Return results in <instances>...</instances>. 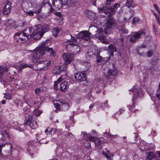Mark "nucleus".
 Instances as JSON below:
<instances>
[{"instance_id":"obj_1","label":"nucleus","mask_w":160,"mask_h":160,"mask_svg":"<svg viewBox=\"0 0 160 160\" xmlns=\"http://www.w3.org/2000/svg\"><path fill=\"white\" fill-rule=\"evenodd\" d=\"M48 41L46 40L42 42L40 46L34 50L32 58V61L34 63H37L40 60H42V58L45 54V51L49 53L50 56H55L56 53L52 48L48 47V46L47 43Z\"/></svg>"},{"instance_id":"obj_2","label":"nucleus","mask_w":160,"mask_h":160,"mask_svg":"<svg viewBox=\"0 0 160 160\" xmlns=\"http://www.w3.org/2000/svg\"><path fill=\"white\" fill-rule=\"evenodd\" d=\"M50 29L49 25L40 26L36 31H34L32 28L28 27L21 32L28 39L30 38L32 36L35 39H38L40 38L45 32L48 31Z\"/></svg>"},{"instance_id":"obj_3","label":"nucleus","mask_w":160,"mask_h":160,"mask_svg":"<svg viewBox=\"0 0 160 160\" xmlns=\"http://www.w3.org/2000/svg\"><path fill=\"white\" fill-rule=\"evenodd\" d=\"M67 77L66 75H62L55 82L54 85L55 89L56 90L58 89V85L59 86V89L61 91H65L68 88V82L65 80Z\"/></svg>"},{"instance_id":"obj_4","label":"nucleus","mask_w":160,"mask_h":160,"mask_svg":"<svg viewBox=\"0 0 160 160\" xmlns=\"http://www.w3.org/2000/svg\"><path fill=\"white\" fill-rule=\"evenodd\" d=\"M12 145L11 143H7L0 145V154L5 157H11Z\"/></svg>"},{"instance_id":"obj_5","label":"nucleus","mask_w":160,"mask_h":160,"mask_svg":"<svg viewBox=\"0 0 160 160\" xmlns=\"http://www.w3.org/2000/svg\"><path fill=\"white\" fill-rule=\"evenodd\" d=\"M59 101L61 103L60 105L57 102H53L54 106L57 109L60 111H66L70 108L69 104L65 100H60Z\"/></svg>"},{"instance_id":"obj_6","label":"nucleus","mask_w":160,"mask_h":160,"mask_svg":"<svg viewBox=\"0 0 160 160\" xmlns=\"http://www.w3.org/2000/svg\"><path fill=\"white\" fill-rule=\"evenodd\" d=\"M115 20L113 18H109L106 23V27L104 30V32L106 34L110 33L112 31V27L115 25Z\"/></svg>"},{"instance_id":"obj_7","label":"nucleus","mask_w":160,"mask_h":160,"mask_svg":"<svg viewBox=\"0 0 160 160\" xmlns=\"http://www.w3.org/2000/svg\"><path fill=\"white\" fill-rule=\"evenodd\" d=\"M103 29L101 28L98 29L96 32L95 37H98L101 42L103 43L108 44L109 43V41L106 38V37L102 35Z\"/></svg>"},{"instance_id":"obj_8","label":"nucleus","mask_w":160,"mask_h":160,"mask_svg":"<svg viewBox=\"0 0 160 160\" xmlns=\"http://www.w3.org/2000/svg\"><path fill=\"white\" fill-rule=\"evenodd\" d=\"M90 33L88 31H82L77 34V38H78L82 39L85 41L89 42L90 40Z\"/></svg>"},{"instance_id":"obj_9","label":"nucleus","mask_w":160,"mask_h":160,"mask_svg":"<svg viewBox=\"0 0 160 160\" xmlns=\"http://www.w3.org/2000/svg\"><path fill=\"white\" fill-rule=\"evenodd\" d=\"M14 38L16 42L20 43H23L27 39L26 37L21 32H17L16 33L14 36Z\"/></svg>"},{"instance_id":"obj_10","label":"nucleus","mask_w":160,"mask_h":160,"mask_svg":"<svg viewBox=\"0 0 160 160\" xmlns=\"http://www.w3.org/2000/svg\"><path fill=\"white\" fill-rule=\"evenodd\" d=\"M145 33L142 31H139L135 32L133 36L130 39V41L132 42L136 41L140 38H141L145 36Z\"/></svg>"},{"instance_id":"obj_11","label":"nucleus","mask_w":160,"mask_h":160,"mask_svg":"<svg viewBox=\"0 0 160 160\" xmlns=\"http://www.w3.org/2000/svg\"><path fill=\"white\" fill-rule=\"evenodd\" d=\"M62 57L65 62V65L70 63L74 58V54L73 53H64L62 55Z\"/></svg>"},{"instance_id":"obj_12","label":"nucleus","mask_w":160,"mask_h":160,"mask_svg":"<svg viewBox=\"0 0 160 160\" xmlns=\"http://www.w3.org/2000/svg\"><path fill=\"white\" fill-rule=\"evenodd\" d=\"M81 135L85 140L84 145L86 147L89 148L90 147V135L86 132H82Z\"/></svg>"},{"instance_id":"obj_13","label":"nucleus","mask_w":160,"mask_h":160,"mask_svg":"<svg viewBox=\"0 0 160 160\" xmlns=\"http://www.w3.org/2000/svg\"><path fill=\"white\" fill-rule=\"evenodd\" d=\"M38 65L40 67V69L46 70L47 68L51 65V62L49 60L39 61L38 62Z\"/></svg>"},{"instance_id":"obj_14","label":"nucleus","mask_w":160,"mask_h":160,"mask_svg":"<svg viewBox=\"0 0 160 160\" xmlns=\"http://www.w3.org/2000/svg\"><path fill=\"white\" fill-rule=\"evenodd\" d=\"M68 47L71 48L74 53L76 54L79 52L80 50V47L74 43H71L68 44L67 46V48Z\"/></svg>"},{"instance_id":"obj_15","label":"nucleus","mask_w":160,"mask_h":160,"mask_svg":"<svg viewBox=\"0 0 160 160\" xmlns=\"http://www.w3.org/2000/svg\"><path fill=\"white\" fill-rule=\"evenodd\" d=\"M75 78L80 82L85 81L86 80V74L85 73H77L74 76Z\"/></svg>"},{"instance_id":"obj_16","label":"nucleus","mask_w":160,"mask_h":160,"mask_svg":"<svg viewBox=\"0 0 160 160\" xmlns=\"http://www.w3.org/2000/svg\"><path fill=\"white\" fill-rule=\"evenodd\" d=\"M117 73V71L116 69L113 68L109 69L107 72L106 78L108 79L112 78Z\"/></svg>"},{"instance_id":"obj_17","label":"nucleus","mask_w":160,"mask_h":160,"mask_svg":"<svg viewBox=\"0 0 160 160\" xmlns=\"http://www.w3.org/2000/svg\"><path fill=\"white\" fill-rule=\"evenodd\" d=\"M120 7V4L118 3H115L108 10L109 14L111 15L114 14L115 11Z\"/></svg>"},{"instance_id":"obj_18","label":"nucleus","mask_w":160,"mask_h":160,"mask_svg":"<svg viewBox=\"0 0 160 160\" xmlns=\"http://www.w3.org/2000/svg\"><path fill=\"white\" fill-rule=\"evenodd\" d=\"M53 5L57 9H59L63 5L61 0H53L52 2Z\"/></svg>"},{"instance_id":"obj_19","label":"nucleus","mask_w":160,"mask_h":160,"mask_svg":"<svg viewBox=\"0 0 160 160\" xmlns=\"http://www.w3.org/2000/svg\"><path fill=\"white\" fill-rule=\"evenodd\" d=\"M102 154L108 160H112V159H111V156H113V155L109 153V151L107 149H105L104 150H102Z\"/></svg>"},{"instance_id":"obj_20","label":"nucleus","mask_w":160,"mask_h":160,"mask_svg":"<svg viewBox=\"0 0 160 160\" xmlns=\"http://www.w3.org/2000/svg\"><path fill=\"white\" fill-rule=\"evenodd\" d=\"M63 70V68L60 66H55L53 70V72L56 74H59Z\"/></svg>"},{"instance_id":"obj_21","label":"nucleus","mask_w":160,"mask_h":160,"mask_svg":"<svg viewBox=\"0 0 160 160\" xmlns=\"http://www.w3.org/2000/svg\"><path fill=\"white\" fill-rule=\"evenodd\" d=\"M132 91L133 93L134 97L135 98L140 96L142 94V92L141 91L138 92V90L135 87H133L132 89Z\"/></svg>"},{"instance_id":"obj_22","label":"nucleus","mask_w":160,"mask_h":160,"mask_svg":"<svg viewBox=\"0 0 160 160\" xmlns=\"http://www.w3.org/2000/svg\"><path fill=\"white\" fill-rule=\"evenodd\" d=\"M91 141L94 142L96 145L98 146H99L102 144V142L99 138H96L92 136H91Z\"/></svg>"},{"instance_id":"obj_23","label":"nucleus","mask_w":160,"mask_h":160,"mask_svg":"<svg viewBox=\"0 0 160 160\" xmlns=\"http://www.w3.org/2000/svg\"><path fill=\"white\" fill-rule=\"evenodd\" d=\"M92 55H94L96 56H97L99 55V51L97 49V48L96 47L92 46Z\"/></svg>"},{"instance_id":"obj_24","label":"nucleus","mask_w":160,"mask_h":160,"mask_svg":"<svg viewBox=\"0 0 160 160\" xmlns=\"http://www.w3.org/2000/svg\"><path fill=\"white\" fill-rule=\"evenodd\" d=\"M125 5L129 8L130 7L134 8L135 7V6L133 4V0H127Z\"/></svg>"},{"instance_id":"obj_25","label":"nucleus","mask_w":160,"mask_h":160,"mask_svg":"<svg viewBox=\"0 0 160 160\" xmlns=\"http://www.w3.org/2000/svg\"><path fill=\"white\" fill-rule=\"evenodd\" d=\"M147 154L146 159L148 160H152V158H155V154L152 152L147 153Z\"/></svg>"},{"instance_id":"obj_26","label":"nucleus","mask_w":160,"mask_h":160,"mask_svg":"<svg viewBox=\"0 0 160 160\" xmlns=\"http://www.w3.org/2000/svg\"><path fill=\"white\" fill-rule=\"evenodd\" d=\"M52 132H54L55 133H56V132H58V130L55 129H53L52 128H48L45 131V132L47 135L49 133H51Z\"/></svg>"},{"instance_id":"obj_27","label":"nucleus","mask_w":160,"mask_h":160,"mask_svg":"<svg viewBox=\"0 0 160 160\" xmlns=\"http://www.w3.org/2000/svg\"><path fill=\"white\" fill-rule=\"evenodd\" d=\"M108 50H109L112 53H113L114 52H116V48L113 45H109L108 46Z\"/></svg>"},{"instance_id":"obj_28","label":"nucleus","mask_w":160,"mask_h":160,"mask_svg":"<svg viewBox=\"0 0 160 160\" xmlns=\"http://www.w3.org/2000/svg\"><path fill=\"white\" fill-rule=\"evenodd\" d=\"M30 127L33 129H35L38 127V125L35 121H32L30 125Z\"/></svg>"},{"instance_id":"obj_29","label":"nucleus","mask_w":160,"mask_h":160,"mask_svg":"<svg viewBox=\"0 0 160 160\" xmlns=\"http://www.w3.org/2000/svg\"><path fill=\"white\" fill-rule=\"evenodd\" d=\"M32 117L31 116H29L28 119H26L24 122V124L28 126L30 125L31 121H32Z\"/></svg>"},{"instance_id":"obj_30","label":"nucleus","mask_w":160,"mask_h":160,"mask_svg":"<svg viewBox=\"0 0 160 160\" xmlns=\"http://www.w3.org/2000/svg\"><path fill=\"white\" fill-rule=\"evenodd\" d=\"M97 58V63L99 65L100 63L101 62H102H102L104 61V59H106L105 58H104V59L102 58L99 55L97 56H96Z\"/></svg>"},{"instance_id":"obj_31","label":"nucleus","mask_w":160,"mask_h":160,"mask_svg":"<svg viewBox=\"0 0 160 160\" xmlns=\"http://www.w3.org/2000/svg\"><path fill=\"white\" fill-rule=\"evenodd\" d=\"M59 30H60L58 28H53L52 31L53 35L56 37L57 36Z\"/></svg>"},{"instance_id":"obj_32","label":"nucleus","mask_w":160,"mask_h":160,"mask_svg":"<svg viewBox=\"0 0 160 160\" xmlns=\"http://www.w3.org/2000/svg\"><path fill=\"white\" fill-rule=\"evenodd\" d=\"M77 3L76 0H69L68 5L69 6H74Z\"/></svg>"},{"instance_id":"obj_33","label":"nucleus","mask_w":160,"mask_h":160,"mask_svg":"<svg viewBox=\"0 0 160 160\" xmlns=\"http://www.w3.org/2000/svg\"><path fill=\"white\" fill-rule=\"evenodd\" d=\"M33 114L36 116H38L42 113V112L38 109H37L33 111Z\"/></svg>"},{"instance_id":"obj_34","label":"nucleus","mask_w":160,"mask_h":160,"mask_svg":"<svg viewBox=\"0 0 160 160\" xmlns=\"http://www.w3.org/2000/svg\"><path fill=\"white\" fill-rule=\"evenodd\" d=\"M28 67H29V66L27 64H21L18 67V70L19 71H21L23 68Z\"/></svg>"},{"instance_id":"obj_35","label":"nucleus","mask_w":160,"mask_h":160,"mask_svg":"<svg viewBox=\"0 0 160 160\" xmlns=\"http://www.w3.org/2000/svg\"><path fill=\"white\" fill-rule=\"evenodd\" d=\"M11 12V9L4 8L3 12L4 14L8 15Z\"/></svg>"},{"instance_id":"obj_36","label":"nucleus","mask_w":160,"mask_h":160,"mask_svg":"<svg viewBox=\"0 0 160 160\" xmlns=\"http://www.w3.org/2000/svg\"><path fill=\"white\" fill-rule=\"evenodd\" d=\"M120 32L122 33L125 34L128 33V30L124 27H122L120 29Z\"/></svg>"},{"instance_id":"obj_37","label":"nucleus","mask_w":160,"mask_h":160,"mask_svg":"<svg viewBox=\"0 0 160 160\" xmlns=\"http://www.w3.org/2000/svg\"><path fill=\"white\" fill-rule=\"evenodd\" d=\"M47 4L49 5V13H52L53 12V11H54V9L52 8L51 4L49 2H48Z\"/></svg>"},{"instance_id":"obj_38","label":"nucleus","mask_w":160,"mask_h":160,"mask_svg":"<svg viewBox=\"0 0 160 160\" xmlns=\"http://www.w3.org/2000/svg\"><path fill=\"white\" fill-rule=\"evenodd\" d=\"M139 19L138 18H134L132 20V23L133 24H136V23L139 21Z\"/></svg>"},{"instance_id":"obj_39","label":"nucleus","mask_w":160,"mask_h":160,"mask_svg":"<svg viewBox=\"0 0 160 160\" xmlns=\"http://www.w3.org/2000/svg\"><path fill=\"white\" fill-rule=\"evenodd\" d=\"M106 134H107V135L105 136H106L107 138H110L111 139L115 138L117 136V135H111L109 134H107V133Z\"/></svg>"},{"instance_id":"obj_40","label":"nucleus","mask_w":160,"mask_h":160,"mask_svg":"<svg viewBox=\"0 0 160 160\" xmlns=\"http://www.w3.org/2000/svg\"><path fill=\"white\" fill-rule=\"evenodd\" d=\"M65 136L68 138H72L73 135L70 132H68L65 134Z\"/></svg>"},{"instance_id":"obj_41","label":"nucleus","mask_w":160,"mask_h":160,"mask_svg":"<svg viewBox=\"0 0 160 160\" xmlns=\"http://www.w3.org/2000/svg\"><path fill=\"white\" fill-rule=\"evenodd\" d=\"M4 98H5L7 99H10L11 98V96L9 94L7 93L5 95Z\"/></svg>"},{"instance_id":"obj_42","label":"nucleus","mask_w":160,"mask_h":160,"mask_svg":"<svg viewBox=\"0 0 160 160\" xmlns=\"http://www.w3.org/2000/svg\"><path fill=\"white\" fill-rule=\"evenodd\" d=\"M11 3L9 2H8L5 5V7L4 8H7L8 9H11Z\"/></svg>"},{"instance_id":"obj_43","label":"nucleus","mask_w":160,"mask_h":160,"mask_svg":"<svg viewBox=\"0 0 160 160\" xmlns=\"http://www.w3.org/2000/svg\"><path fill=\"white\" fill-rule=\"evenodd\" d=\"M63 5H67L68 3L69 0H61Z\"/></svg>"},{"instance_id":"obj_44","label":"nucleus","mask_w":160,"mask_h":160,"mask_svg":"<svg viewBox=\"0 0 160 160\" xmlns=\"http://www.w3.org/2000/svg\"><path fill=\"white\" fill-rule=\"evenodd\" d=\"M154 8L157 10L158 12V13L159 14L160 16V11L159 10V8L157 6V5L156 4H154Z\"/></svg>"},{"instance_id":"obj_45","label":"nucleus","mask_w":160,"mask_h":160,"mask_svg":"<svg viewBox=\"0 0 160 160\" xmlns=\"http://www.w3.org/2000/svg\"><path fill=\"white\" fill-rule=\"evenodd\" d=\"M34 13H36V12H33L31 11H29L27 12V14L30 16H32Z\"/></svg>"},{"instance_id":"obj_46","label":"nucleus","mask_w":160,"mask_h":160,"mask_svg":"<svg viewBox=\"0 0 160 160\" xmlns=\"http://www.w3.org/2000/svg\"><path fill=\"white\" fill-rule=\"evenodd\" d=\"M2 134L4 137L7 138L8 137H9V135L7 132H6L4 133H2Z\"/></svg>"},{"instance_id":"obj_47","label":"nucleus","mask_w":160,"mask_h":160,"mask_svg":"<svg viewBox=\"0 0 160 160\" xmlns=\"http://www.w3.org/2000/svg\"><path fill=\"white\" fill-rule=\"evenodd\" d=\"M41 91V90L39 88H37L35 90V92L36 94H38L39 92H40Z\"/></svg>"},{"instance_id":"obj_48","label":"nucleus","mask_w":160,"mask_h":160,"mask_svg":"<svg viewBox=\"0 0 160 160\" xmlns=\"http://www.w3.org/2000/svg\"><path fill=\"white\" fill-rule=\"evenodd\" d=\"M8 160H20L18 159L17 158H16L15 157H9L8 158Z\"/></svg>"},{"instance_id":"obj_49","label":"nucleus","mask_w":160,"mask_h":160,"mask_svg":"<svg viewBox=\"0 0 160 160\" xmlns=\"http://www.w3.org/2000/svg\"><path fill=\"white\" fill-rule=\"evenodd\" d=\"M147 55L148 56V57H150L152 56L153 53L152 52L150 51L147 52Z\"/></svg>"},{"instance_id":"obj_50","label":"nucleus","mask_w":160,"mask_h":160,"mask_svg":"<svg viewBox=\"0 0 160 160\" xmlns=\"http://www.w3.org/2000/svg\"><path fill=\"white\" fill-rule=\"evenodd\" d=\"M86 59L88 60H89L90 59V55L89 54L88 52H87L86 55Z\"/></svg>"},{"instance_id":"obj_51","label":"nucleus","mask_w":160,"mask_h":160,"mask_svg":"<svg viewBox=\"0 0 160 160\" xmlns=\"http://www.w3.org/2000/svg\"><path fill=\"white\" fill-rule=\"evenodd\" d=\"M71 38L70 40V42H75L77 41L76 39L74 37L71 35Z\"/></svg>"},{"instance_id":"obj_52","label":"nucleus","mask_w":160,"mask_h":160,"mask_svg":"<svg viewBox=\"0 0 160 160\" xmlns=\"http://www.w3.org/2000/svg\"><path fill=\"white\" fill-rule=\"evenodd\" d=\"M104 9V7H102L101 8H100L98 9L99 11L100 12H104L106 14L107 13H106L104 11H103V10Z\"/></svg>"},{"instance_id":"obj_53","label":"nucleus","mask_w":160,"mask_h":160,"mask_svg":"<svg viewBox=\"0 0 160 160\" xmlns=\"http://www.w3.org/2000/svg\"><path fill=\"white\" fill-rule=\"evenodd\" d=\"M97 0H91V1L92 2V4L93 5L96 6V2Z\"/></svg>"},{"instance_id":"obj_54","label":"nucleus","mask_w":160,"mask_h":160,"mask_svg":"<svg viewBox=\"0 0 160 160\" xmlns=\"http://www.w3.org/2000/svg\"><path fill=\"white\" fill-rule=\"evenodd\" d=\"M115 0H107V4L109 5L112 2H113Z\"/></svg>"},{"instance_id":"obj_55","label":"nucleus","mask_w":160,"mask_h":160,"mask_svg":"<svg viewBox=\"0 0 160 160\" xmlns=\"http://www.w3.org/2000/svg\"><path fill=\"white\" fill-rule=\"evenodd\" d=\"M123 39H124V37H122L120 39V42L121 43V44L122 46H123Z\"/></svg>"},{"instance_id":"obj_56","label":"nucleus","mask_w":160,"mask_h":160,"mask_svg":"<svg viewBox=\"0 0 160 160\" xmlns=\"http://www.w3.org/2000/svg\"><path fill=\"white\" fill-rule=\"evenodd\" d=\"M156 95V97L158 98V99L160 100V92L159 93L157 92Z\"/></svg>"},{"instance_id":"obj_57","label":"nucleus","mask_w":160,"mask_h":160,"mask_svg":"<svg viewBox=\"0 0 160 160\" xmlns=\"http://www.w3.org/2000/svg\"><path fill=\"white\" fill-rule=\"evenodd\" d=\"M55 14L58 17H62V15L61 14V13L59 12H57Z\"/></svg>"},{"instance_id":"obj_58","label":"nucleus","mask_w":160,"mask_h":160,"mask_svg":"<svg viewBox=\"0 0 160 160\" xmlns=\"http://www.w3.org/2000/svg\"><path fill=\"white\" fill-rule=\"evenodd\" d=\"M16 129L17 130H19V131H20V132L23 131V129H22L20 127H18L16 128Z\"/></svg>"},{"instance_id":"obj_59","label":"nucleus","mask_w":160,"mask_h":160,"mask_svg":"<svg viewBox=\"0 0 160 160\" xmlns=\"http://www.w3.org/2000/svg\"><path fill=\"white\" fill-rule=\"evenodd\" d=\"M134 108V106H132L131 108H130V110L132 112H136V111L135 110H134V111L133 110V108Z\"/></svg>"},{"instance_id":"obj_60","label":"nucleus","mask_w":160,"mask_h":160,"mask_svg":"<svg viewBox=\"0 0 160 160\" xmlns=\"http://www.w3.org/2000/svg\"><path fill=\"white\" fill-rule=\"evenodd\" d=\"M89 12V11L88 10H87L85 11V13L87 14V15H86V16L88 17H90V15L89 14H88V12Z\"/></svg>"},{"instance_id":"obj_61","label":"nucleus","mask_w":160,"mask_h":160,"mask_svg":"<svg viewBox=\"0 0 160 160\" xmlns=\"http://www.w3.org/2000/svg\"><path fill=\"white\" fill-rule=\"evenodd\" d=\"M160 92V82L159 83L158 86V89L157 91V92L159 93Z\"/></svg>"},{"instance_id":"obj_62","label":"nucleus","mask_w":160,"mask_h":160,"mask_svg":"<svg viewBox=\"0 0 160 160\" xmlns=\"http://www.w3.org/2000/svg\"><path fill=\"white\" fill-rule=\"evenodd\" d=\"M28 5L29 6V7H33V5L32 4V2H30L28 3Z\"/></svg>"},{"instance_id":"obj_63","label":"nucleus","mask_w":160,"mask_h":160,"mask_svg":"<svg viewBox=\"0 0 160 160\" xmlns=\"http://www.w3.org/2000/svg\"><path fill=\"white\" fill-rule=\"evenodd\" d=\"M157 21L158 24L160 26V19L159 18H158L157 19Z\"/></svg>"},{"instance_id":"obj_64","label":"nucleus","mask_w":160,"mask_h":160,"mask_svg":"<svg viewBox=\"0 0 160 160\" xmlns=\"http://www.w3.org/2000/svg\"><path fill=\"white\" fill-rule=\"evenodd\" d=\"M154 14V15L155 16V17L156 18V19L158 18H159V17L158 16V15H157L156 14V13H154V12H153Z\"/></svg>"}]
</instances>
